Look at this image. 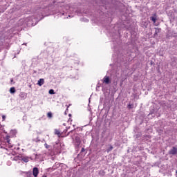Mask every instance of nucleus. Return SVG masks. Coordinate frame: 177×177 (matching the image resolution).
I'll use <instances>...</instances> for the list:
<instances>
[{"mask_svg":"<svg viewBox=\"0 0 177 177\" xmlns=\"http://www.w3.org/2000/svg\"><path fill=\"white\" fill-rule=\"evenodd\" d=\"M33 176L37 177L38 176V174H39V171L38 170V168L34 167L32 170Z\"/></svg>","mask_w":177,"mask_h":177,"instance_id":"f257e3e1","label":"nucleus"},{"mask_svg":"<svg viewBox=\"0 0 177 177\" xmlns=\"http://www.w3.org/2000/svg\"><path fill=\"white\" fill-rule=\"evenodd\" d=\"M103 82L104 84H110V77H109L108 76H105L103 78Z\"/></svg>","mask_w":177,"mask_h":177,"instance_id":"f03ea898","label":"nucleus"},{"mask_svg":"<svg viewBox=\"0 0 177 177\" xmlns=\"http://www.w3.org/2000/svg\"><path fill=\"white\" fill-rule=\"evenodd\" d=\"M177 153V149L173 148L169 151V154H176Z\"/></svg>","mask_w":177,"mask_h":177,"instance_id":"7ed1b4c3","label":"nucleus"},{"mask_svg":"<svg viewBox=\"0 0 177 177\" xmlns=\"http://www.w3.org/2000/svg\"><path fill=\"white\" fill-rule=\"evenodd\" d=\"M44 79H40L38 80L37 85H39V86H42V85H44Z\"/></svg>","mask_w":177,"mask_h":177,"instance_id":"20e7f679","label":"nucleus"},{"mask_svg":"<svg viewBox=\"0 0 177 177\" xmlns=\"http://www.w3.org/2000/svg\"><path fill=\"white\" fill-rule=\"evenodd\" d=\"M150 19L153 22L156 23V21H157V17L156 16L154 17H151Z\"/></svg>","mask_w":177,"mask_h":177,"instance_id":"39448f33","label":"nucleus"},{"mask_svg":"<svg viewBox=\"0 0 177 177\" xmlns=\"http://www.w3.org/2000/svg\"><path fill=\"white\" fill-rule=\"evenodd\" d=\"M10 93H15L16 92V89L15 88V87H11L10 89Z\"/></svg>","mask_w":177,"mask_h":177,"instance_id":"423d86ee","label":"nucleus"},{"mask_svg":"<svg viewBox=\"0 0 177 177\" xmlns=\"http://www.w3.org/2000/svg\"><path fill=\"white\" fill-rule=\"evenodd\" d=\"M20 97H21V99H26V93H20Z\"/></svg>","mask_w":177,"mask_h":177,"instance_id":"0eeeda50","label":"nucleus"},{"mask_svg":"<svg viewBox=\"0 0 177 177\" xmlns=\"http://www.w3.org/2000/svg\"><path fill=\"white\" fill-rule=\"evenodd\" d=\"M49 93H50V95H55V91L53 89H50L49 91Z\"/></svg>","mask_w":177,"mask_h":177,"instance_id":"6e6552de","label":"nucleus"},{"mask_svg":"<svg viewBox=\"0 0 177 177\" xmlns=\"http://www.w3.org/2000/svg\"><path fill=\"white\" fill-rule=\"evenodd\" d=\"M47 115H48V118H52V113H50V112L48 113Z\"/></svg>","mask_w":177,"mask_h":177,"instance_id":"1a4fd4ad","label":"nucleus"},{"mask_svg":"<svg viewBox=\"0 0 177 177\" xmlns=\"http://www.w3.org/2000/svg\"><path fill=\"white\" fill-rule=\"evenodd\" d=\"M55 135H60V131H59V130H55Z\"/></svg>","mask_w":177,"mask_h":177,"instance_id":"9d476101","label":"nucleus"},{"mask_svg":"<svg viewBox=\"0 0 177 177\" xmlns=\"http://www.w3.org/2000/svg\"><path fill=\"white\" fill-rule=\"evenodd\" d=\"M23 160H24L25 162H28V159H27V158H24Z\"/></svg>","mask_w":177,"mask_h":177,"instance_id":"9b49d317","label":"nucleus"},{"mask_svg":"<svg viewBox=\"0 0 177 177\" xmlns=\"http://www.w3.org/2000/svg\"><path fill=\"white\" fill-rule=\"evenodd\" d=\"M2 118H3V121H5V119L6 118V115H3Z\"/></svg>","mask_w":177,"mask_h":177,"instance_id":"f8f14e48","label":"nucleus"},{"mask_svg":"<svg viewBox=\"0 0 177 177\" xmlns=\"http://www.w3.org/2000/svg\"><path fill=\"white\" fill-rule=\"evenodd\" d=\"M45 147L46 149H49V145H48V144H45Z\"/></svg>","mask_w":177,"mask_h":177,"instance_id":"ddd939ff","label":"nucleus"},{"mask_svg":"<svg viewBox=\"0 0 177 177\" xmlns=\"http://www.w3.org/2000/svg\"><path fill=\"white\" fill-rule=\"evenodd\" d=\"M111 150H113V147H111Z\"/></svg>","mask_w":177,"mask_h":177,"instance_id":"4468645a","label":"nucleus"},{"mask_svg":"<svg viewBox=\"0 0 177 177\" xmlns=\"http://www.w3.org/2000/svg\"><path fill=\"white\" fill-rule=\"evenodd\" d=\"M82 151H84V149H82Z\"/></svg>","mask_w":177,"mask_h":177,"instance_id":"2eb2a0df","label":"nucleus"}]
</instances>
